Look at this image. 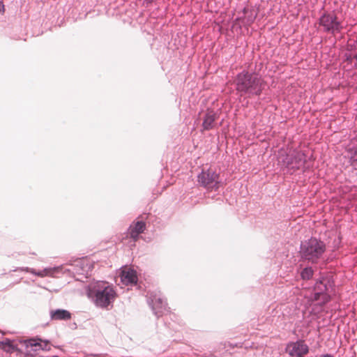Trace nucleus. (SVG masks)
Here are the masks:
<instances>
[{
    "instance_id": "b1692460",
    "label": "nucleus",
    "mask_w": 357,
    "mask_h": 357,
    "mask_svg": "<svg viewBox=\"0 0 357 357\" xmlns=\"http://www.w3.org/2000/svg\"><path fill=\"white\" fill-rule=\"evenodd\" d=\"M319 357H333V356L330 354H321Z\"/></svg>"
},
{
    "instance_id": "bb28decb",
    "label": "nucleus",
    "mask_w": 357,
    "mask_h": 357,
    "mask_svg": "<svg viewBox=\"0 0 357 357\" xmlns=\"http://www.w3.org/2000/svg\"><path fill=\"white\" fill-rule=\"evenodd\" d=\"M72 327H74V328H77V324L75 323H74L73 325H72Z\"/></svg>"
},
{
    "instance_id": "4be33fe9",
    "label": "nucleus",
    "mask_w": 357,
    "mask_h": 357,
    "mask_svg": "<svg viewBox=\"0 0 357 357\" xmlns=\"http://www.w3.org/2000/svg\"><path fill=\"white\" fill-rule=\"evenodd\" d=\"M4 12V5L1 1H0V13Z\"/></svg>"
},
{
    "instance_id": "0eeeda50",
    "label": "nucleus",
    "mask_w": 357,
    "mask_h": 357,
    "mask_svg": "<svg viewBox=\"0 0 357 357\" xmlns=\"http://www.w3.org/2000/svg\"><path fill=\"white\" fill-rule=\"evenodd\" d=\"M75 263L73 270L66 268L63 265L46 267V278L52 277L58 278L64 273H68L69 275H71V274H77L85 276L92 267L90 264L84 260L79 259L76 261Z\"/></svg>"
},
{
    "instance_id": "39448f33",
    "label": "nucleus",
    "mask_w": 357,
    "mask_h": 357,
    "mask_svg": "<svg viewBox=\"0 0 357 357\" xmlns=\"http://www.w3.org/2000/svg\"><path fill=\"white\" fill-rule=\"evenodd\" d=\"M326 251V244L320 238L311 236L301 241L298 257L300 261L317 264Z\"/></svg>"
},
{
    "instance_id": "f03ea898",
    "label": "nucleus",
    "mask_w": 357,
    "mask_h": 357,
    "mask_svg": "<svg viewBox=\"0 0 357 357\" xmlns=\"http://www.w3.org/2000/svg\"><path fill=\"white\" fill-rule=\"evenodd\" d=\"M86 294L96 307L107 310L113 307L117 297L114 286L102 280L88 284L86 287Z\"/></svg>"
},
{
    "instance_id": "412c9836",
    "label": "nucleus",
    "mask_w": 357,
    "mask_h": 357,
    "mask_svg": "<svg viewBox=\"0 0 357 357\" xmlns=\"http://www.w3.org/2000/svg\"><path fill=\"white\" fill-rule=\"evenodd\" d=\"M23 270L26 271V272H31V273L34 274L35 275H39V276H43L45 275V269L41 270L38 272H36L35 269L30 268L29 267H26L23 268Z\"/></svg>"
},
{
    "instance_id": "5701e85b",
    "label": "nucleus",
    "mask_w": 357,
    "mask_h": 357,
    "mask_svg": "<svg viewBox=\"0 0 357 357\" xmlns=\"http://www.w3.org/2000/svg\"><path fill=\"white\" fill-rule=\"evenodd\" d=\"M45 342H46V351H47L50 350V342H49V340H47L46 339Z\"/></svg>"
},
{
    "instance_id": "a878e982",
    "label": "nucleus",
    "mask_w": 357,
    "mask_h": 357,
    "mask_svg": "<svg viewBox=\"0 0 357 357\" xmlns=\"http://www.w3.org/2000/svg\"><path fill=\"white\" fill-rule=\"evenodd\" d=\"M50 357H59L57 354H53L50 356Z\"/></svg>"
},
{
    "instance_id": "f257e3e1",
    "label": "nucleus",
    "mask_w": 357,
    "mask_h": 357,
    "mask_svg": "<svg viewBox=\"0 0 357 357\" xmlns=\"http://www.w3.org/2000/svg\"><path fill=\"white\" fill-rule=\"evenodd\" d=\"M233 84L240 100L259 98L267 86L266 82L259 73L246 69L236 75Z\"/></svg>"
},
{
    "instance_id": "c85d7f7f",
    "label": "nucleus",
    "mask_w": 357,
    "mask_h": 357,
    "mask_svg": "<svg viewBox=\"0 0 357 357\" xmlns=\"http://www.w3.org/2000/svg\"><path fill=\"white\" fill-rule=\"evenodd\" d=\"M45 290H48V291H51V290L47 287L45 288Z\"/></svg>"
},
{
    "instance_id": "6e6552de",
    "label": "nucleus",
    "mask_w": 357,
    "mask_h": 357,
    "mask_svg": "<svg viewBox=\"0 0 357 357\" xmlns=\"http://www.w3.org/2000/svg\"><path fill=\"white\" fill-rule=\"evenodd\" d=\"M318 23L323 32L333 36L343 29L342 23L334 11H324L319 17Z\"/></svg>"
},
{
    "instance_id": "aec40b11",
    "label": "nucleus",
    "mask_w": 357,
    "mask_h": 357,
    "mask_svg": "<svg viewBox=\"0 0 357 357\" xmlns=\"http://www.w3.org/2000/svg\"><path fill=\"white\" fill-rule=\"evenodd\" d=\"M314 270L311 266L305 267L301 272V278L304 280H308L313 277Z\"/></svg>"
},
{
    "instance_id": "cd10ccee",
    "label": "nucleus",
    "mask_w": 357,
    "mask_h": 357,
    "mask_svg": "<svg viewBox=\"0 0 357 357\" xmlns=\"http://www.w3.org/2000/svg\"><path fill=\"white\" fill-rule=\"evenodd\" d=\"M72 327H74V328H77V324L75 323H74L73 325H72Z\"/></svg>"
},
{
    "instance_id": "ddd939ff",
    "label": "nucleus",
    "mask_w": 357,
    "mask_h": 357,
    "mask_svg": "<svg viewBox=\"0 0 357 357\" xmlns=\"http://www.w3.org/2000/svg\"><path fill=\"white\" fill-rule=\"evenodd\" d=\"M242 11L243 16L236 17L235 21L241 24L240 27L250 26L255 22L257 13L248 7H244Z\"/></svg>"
},
{
    "instance_id": "f8f14e48",
    "label": "nucleus",
    "mask_w": 357,
    "mask_h": 357,
    "mask_svg": "<svg viewBox=\"0 0 357 357\" xmlns=\"http://www.w3.org/2000/svg\"><path fill=\"white\" fill-rule=\"evenodd\" d=\"M148 303L157 318L162 317L165 312H168L166 301L156 295L151 296L148 300Z\"/></svg>"
},
{
    "instance_id": "2eb2a0df",
    "label": "nucleus",
    "mask_w": 357,
    "mask_h": 357,
    "mask_svg": "<svg viewBox=\"0 0 357 357\" xmlns=\"http://www.w3.org/2000/svg\"><path fill=\"white\" fill-rule=\"evenodd\" d=\"M138 280L137 271L133 268L122 271L121 273V282L126 286H135Z\"/></svg>"
},
{
    "instance_id": "9b49d317",
    "label": "nucleus",
    "mask_w": 357,
    "mask_h": 357,
    "mask_svg": "<svg viewBox=\"0 0 357 357\" xmlns=\"http://www.w3.org/2000/svg\"><path fill=\"white\" fill-rule=\"evenodd\" d=\"M285 351L291 357H303L309 351V347L303 340L289 342L287 344Z\"/></svg>"
},
{
    "instance_id": "20e7f679",
    "label": "nucleus",
    "mask_w": 357,
    "mask_h": 357,
    "mask_svg": "<svg viewBox=\"0 0 357 357\" xmlns=\"http://www.w3.org/2000/svg\"><path fill=\"white\" fill-rule=\"evenodd\" d=\"M314 160L312 154L307 155L305 152L294 149L280 153V162L282 168L286 169L287 174H293L300 169H303V172L310 171L313 168Z\"/></svg>"
},
{
    "instance_id": "6ab92c4d",
    "label": "nucleus",
    "mask_w": 357,
    "mask_h": 357,
    "mask_svg": "<svg viewBox=\"0 0 357 357\" xmlns=\"http://www.w3.org/2000/svg\"><path fill=\"white\" fill-rule=\"evenodd\" d=\"M350 157H349V162L351 166L355 170H357V144L353 146V147L350 149Z\"/></svg>"
},
{
    "instance_id": "4468645a",
    "label": "nucleus",
    "mask_w": 357,
    "mask_h": 357,
    "mask_svg": "<svg viewBox=\"0 0 357 357\" xmlns=\"http://www.w3.org/2000/svg\"><path fill=\"white\" fill-rule=\"evenodd\" d=\"M218 118V114L213 109H208L203 117L202 131H208L215 127V122Z\"/></svg>"
},
{
    "instance_id": "1a4fd4ad",
    "label": "nucleus",
    "mask_w": 357,
    "mask_h": 357,
    "mask_svg": "<svg viewBox=\"0 0 357 357\" xmlns=\"http://www.w3.org/2000/svg\"><path fill=\"white\" fill-rule=\"evenodd\" d=\"M197 183L199 186L214 191L223 185L220 174L211 167L202 169L197 175Z\"/></svg>"
},
{
    "instance_id": "423d86ee",
    "label": "nucleus",
    "mask_w": 357,
    "mask_h": 357,
    "mask_svg": "<svg viewBox=\"0 0 357 357\" xmlns=\"http://www.w3.org/2000/svg\"><path fill=\"white\" fill-rule=\"evenodd\" d=\"M335 292V282L331 276L321 275L317 279L311 294V299L317 305L323 306L332 299Z\"/></svg>"
},
{
    "instance_id": "393cba45",
    "label": "nucleus",
    "mask_w": 357,
    "mask_h": 357,
    "mask_svg": "<svg viewBox=\"0 0 357 357\" xmlns=\"http://www.w3.org/2000/svg\"><path fill=\"white\" fill-rule=\"evenodd\" d=\"M91 357H100L98 354H93L91 355Z\"/></svg>"
},
{
    "instance_id": "9d476101",
    "label": "nucleus",
    "mask_w": 357,
    "mask_h": 357,
    "mask_svg": "<svg viewBox=\"0 0 357 357\" xmlns=\"http://www.w3.org/2000/svg\"><path fill=\"white\" fill-rule=\"evenodd\" d=\"M342 63L348 70L357 69V40H351L346 45Z\"/></svg>"
},
{
    "instance_id": "dca6fc26",
    "label": "nucleus",
    "mask_w": 357,
    "mask_h": 357,
    "mask_svg": "<svg viewBox=\"0 0 357 357\" xmlns=\"http://www.w3.org/2000/svg\"><path fill=\"white\" fill-rule=\"evenodd\" d=\"M146 222L144 220H137L130 227V235L133 239H137L139 234L146 230Z\"/></svg>"
},
{
    "instance_id": "a211bd4d",
    "label": "nucleus",
    "mask_w": 357,
    "mask_h": 357,
    "mask_svg": "<svg viewBox=\"0 0 357 357\" xmlns=\"http://www.w3.org/2000/svg\"><path fill=\"white\" fill-rule=\"evenodd\" d=\"M234 347H232L231 344H227L226 342L221 343L218 346V349L215 352H218L219 355H235L236 352L234 351Z\"/></svg>"
},
{
    "instance_id": "f3484780",
    "label": "nucleus",
    "mask_w": 357,
    "mask_h": 357,
    "mask_svg": "<svg viewBox=\"0 0 357 357\" xmlns=\"http://www.w3.org/2000/svg\"><path fill=\"white\" fill-rule=\"evenodd\" d=\"M50 315L52 320L66 321L72 317V314L68 310L60 308L50 310Z\"/></svg>"
},
{
    "instance_id": "c756f323",
    "label": "nucleus",
    "mask_w": 357,
    "mask_h": 357,
    "mask_svg": "<svg viewBox=\"0 0 357 357\" xmlns=\"http://www.w3.org/2000/svg\"><path fill=\"white\" fill-rule=\"evenodd\" d=\"M212 357H218L216 355H213Z\"/></svg>"
},
{
    "instance_id": "7ed1b4c3",
    "label": "nucleus",
    "mask_w": 357,
    "mask_h": 357,
    "mask_svg": "<svg viewBox=\"0 0 357 357\" xmlns=\"http://www.w3.org/2000/svg\"><path fill=\"white\" fill-rule=\"evenodd\" d=\"M43 342L38 337L4 338L0 341V349L10 354L17 351V354H24V357H35L37 351L43 349Z\"/></svg>"
}]
</instances>
